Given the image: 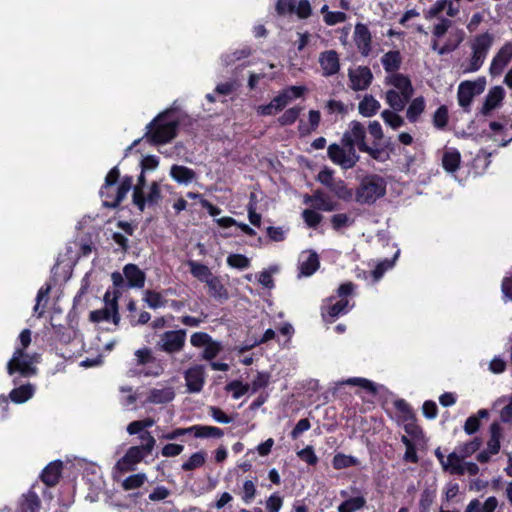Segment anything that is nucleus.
<instances>
[{"mask_svg":"<svg viewBox=\"0 0 512 512\" xmlns=\"http://www.w3.org/2000/svg\"><path fill=\"white\" fill-rule=\"evenodd\" d=\"M271 375L269 372H258L252 381V392L255 393L262 388H266L270 383Z\"/></svg>","mask_w":512,"mask_h":512,"instance_id":"nucleus-62","label":"nucleus"},{"mask_svg":"<svg viewBox=\"0 0 512 512\" xmlns=\"http://www.w3.org/2000/svg\"><path fill=\"white\" fill-rule=\"evenodd\" d=\"M398 111H392V110H384L381 113V117L384 120V122L389 125L392 129H398L404 124L403 118L397 114Z\"/></svg>","mask_w":512,"mask_h":512,"instance_id":"nucleus-50","label":"nucleus"},{"mask_svg":"<svg viewBox=\"0 0 512 512\" xmlns=\"http://www.w3.org/2000/svg\"><path fill=\"white\" fill-rule=\"evenodd\" d=\"M490 438L487 442V448L490 453L496 455L499 453L501 448V438H502V427L499 422L494 421L490 425Z\"/></svg>","mask_w":512,"mask_h":512,"instance_id":"nucleus-29","label":"nucleus"},{"mask_svg":"<svg viewBox=\"0 0 512 512\" xmlns=\"http://www.w3.org/2000/svg\"><path fill=\"white\" fill-rule=\"evenodd\" d=\"M489 412L487 409L478 410L477 414L469 416L464 424V431L468 435L475 434L481 426V419L488 418Z\"/></svg>","mask_w":512,"mask_h":512,"instance_id":"nucleus-33","label":"nucleus"},{"mask_svg":"<svg viewBox=\"0 0 512 512\" xmlns=\"http://www.w3.org/2000/svg\"><path fill=\"white\" fill-rule=\"evenodd\" d=\"M482 445V439L480 437H474L472 440L464 443L459 447V454L462 458H466L474 454L480 449Z\"/></svg>","mask_w":512,"mask_h":512,"instance_id":"nucleus-51","label":"nucleus"},{"mask_svg":"<svg viewBox=\"0 0 512 512\" xmlns=\"http://www.w3.org/2000/svg\"><path fill=\"white\" fill-rule=\"evenodd\" d=\"M386 102L394 111H402L404 109V102L400 99L399 92L393 89L386 92Z\"/></svg>","mask_w":512,"mask_h":512,"instance_id":"nucleus-63","label":"nucleus"},{"mask_svg":"<svg viewBox=\"0 0 512 512\" xmlns=\"http://www.w3.org/2000/svg\"><path fill=\"white\" fill-rule=\"evenodd\" d=\"M394 408L401 414V420L405 423V432L413 438L421 436L423 431L417 424L416 415L411 406L404 399H397L394 401Z\"/></svg>","mask_w":512,"mask_h":512,"instance_id":"nucleus-10","label":"nucleus"},{"mask_svg":"<svg viewBox=\"0 0 512 512\" xmlns=\"http://www.w3.org/2000/svg\"><path fill=\"white\" fill-rule=\"evenodd\" d=\"M463 41V37L459 36L457 40L452 41L448 40L444 45L439 46L438 40L433 39L431 42V49L436 51L440 56L447 55L453 51H455L460 43Z\"/></svg>","mask_w":512,"mask_h":512,"instance_id":"nucleus-43","label":"nucleus"},{"mask_svg":"<svg viewBox=\"0 0 512 512\" xmlns=\"http://www.w3.org/2000/svg\"><path fill=\"white\" fill-rule=\"evenodd\" d=\"M223 350V346L220 342L213 340L211 338V341L209 344H206L204 347V350L202 352V358L207 361H211L214 358H216L219 353Z\"/></svg>","mask_w":512,"mask_h":512,"instance_id":"nucleus-53","label":"nucleus"},{"mask_svg":"<svg viewBox=\"0 0 512 512\" xmlns=\"http://www.w3.org/2000/svg\"><path fill=\"white\" fill-rule=\"evenodd\" d=\"M123 275L128 288L141 289L144 287L146 275L136 264H126L123 268Z\"/></svg>","mask_w":512,"mask_h":512,"instance_id":"nucleus-19","label":"nucleus"},{"mask_svg":"<svg viewBox=\"0 0 512 512\" xmlns=\"http://www.w3.org/2000/svg\"><path fill=\"white\" fill-rule=\"evenodd\" d=\"M386 194V182L377 174L364 176L355 191V201L361 205H373Z\"/></svg>","mask_w":512,"mask_h":512,"instance_id":"nucleus-4","label":"nucleus"},{"mask_svg":"<svg viewBox=\"0 0 512 512\" xmlns=\"http://www.w3.org/2000/svg\"><path fill=\"white\" fill-rule=\"evenodd\" d=\"M171 178L179 184H188L196 179V172L183 165H172L170 169Z\"/></svg>","mask_w":512,"mask_h":512,"instance_id":"nucleus-25","label":"nucleus"},{"mask_svg":"<svg viewBox=\"0 0 512 512\" xmlns=\"http://www.w3.org/2000/svg\"><path fill=\"white\" fill-rule=\"evenodd\" d=\"M372 147L381 152L380 158L375 159L378 162H386L390 159L391 154L394 152L395 147L391 140H387L382 145L379 143L377 145H372Z\"/></svg>","mask_w":512,"mask_h":512,"instance_id":"nucleus-61","label":"nucleus"},{"mask_svg":"<svg viewBox=\"0 0 512 512\" xmlns=\"http://www.w3.org/2000/svg\"><path fill=\"white\" fill-rule=\"evenodd\" d=\"M302 217L306 225L310 228H317L323 219V216L315 209H305L302 212Z\"/></svg>","mask_w":512,"mask_h":512,"instance_id":"nucleus-58","label":"nucleus"},{"mask_svg":"<svg viewBox=\"0 0 512 512\" xmlns=\"http://www.w3.org/2000/svg\"><path fill=\"white\" fill-rule=\"evenodd\" d=\"M341 144L343 146H357L358 150L367 153L372 159L380 158L381 152L366 143V129L364 125L356 120L349 124V130L345 131Z\"/></svg>","mask_w":512,"mask_h":512,"instance_id":"nucleus-6","label":"nucleus"},{"mask_svg":"<svg viewBox=\"0 0 512 512\" xmlns=\"http://www.w3.org/2000/svg\"><path fill=\"white\" fill-rule=\"evenodd\" d=\"M89 320L94 323L112 321L115 325H118L120 321L118 303L114 300L108 307L91 311Z\"/></svg>","mask_w":512,"mask_h":512,"instance_id":"nucleus-17","label":"nucleus"},{"mask_svg":"<svg viewBox=\"0 0 512 512\" xmlns=\"http://www.w3.org/2000/svg\"><path fill=\"white\" fill-rule=\"evenodd\" d=\"M62 470L63 462L61 460L52 461L42 470L40 479L48 487H54L60 480Z\"/></svg>","mask_w":512,"mask_h":512,"instance_id":"nucleus-21","label":"nucleus"},{"mask_svg":"<svg viewBox=\"0 0 512 512\" xmlns=\"http://www.w3.org/2000/svg\"><path fill=\"white\" fill-rule=\"evenodd\" d=\"M302 111V107L294 106L291 107L278 118V123L280 126H289L296 122L300 113Z\"/></svg>","mask_w":512,"mask_h":512,"instance_id":"nucleus-48","label":"nucleus"},{"mask_svg":"<svg viewBox=\"0 0 512 512\" xmlns=\"http://www.w3.org/2000/svg\"><path fill=\"white\" fill-rule=\"evenodd\" d=\"M141 445L128 448L116 466L121 472L134 471L135 466L150 455L155 447L156 440L149 431L140 434Z\"/></svg>","mask_w":512,"mask_h":512,"instance_id":"nucleus-3","label":"nucleus"},{"mask_svg":"<svg viewBox=\"0 0 512 512\" xmlns=\"http://www.w3.org/2000/svg\"><path fill=\"white\" fill-rule=\"evenodd\" d=\"M320 261L316 252L310 253L307 258L299 263L300 274L306 277L313 275L319 268Z\"/></svg>","mask_w":512,"mask_h":512,"instance_id":"nucleus-34","label":"nucleus"},{"mask_svg":"<svg viewBox=\"0 0 512 512\" xmlns=\"http://www.w3.org/2000/svg\"><path fill=\"white\" fill-rule=\"evenodd\" d=\"M147 477L144 473H137L128 476L122 483L124 490H133L140 488L146 481Z\"/></svg>","mask_w":512,"mask_h":512,"instance_id":"nucleus-52","label":"nucleus"},{"mask_svg":"<svg viewBox=\"0 0 512 512\" xmlns=\"http://www.w3.org/2000/svg\"><path fill=\"white\" fill-rule=\"evenodd\" d=\"M486 87L485 77H479L476 80L462 81L457 90V99L459 106L469 112L472 101L475 96L482 94Z\"/></svg>","mask_w":512,"mask_h":512,"instance_id":"nucleus-8","label":"nucleus"},{"mask_svg":"<svg viewBox=\"0 0 512 512\" xmlns=\"http://www.w3.org/2000/svg\"><path fill=\"white\" fill-rule=\"evenodd\" d=\"M187 331L185 329L167 330L158 335L155 350L173 356L183 351L186 344Z\"/></svg>","mask_w":512,"mask_h":512,"instance_id":"nucleus-7","label":"nucleus"},{"mask_svg":"<svg viewBox=\"0 0 512 512\" xmlns=\"http://www.w3.org/2000/svg\"><path fill=\"white\" fill-rule=\"evenodd\" d=\"M330 222L335 231H340L342 228L349 227L353 224V220L345 213L334 214Z\"/></svg>","mask_w":512,"mask_h":512,"instance_id":"nucleus-59","label":"nucleus"},{"mask_svg":"<svg viewBox=\"0 0 512 512\" xmlns=\"http://www.w3.org/2000/svg\"><path fill=\"white\" fill-rule=\"evenodd\" d=\"M398 255L399 251L395 253L394 258L392 260L385 259L376 265V267L370 272V276L372 277L373 282H378L382 278L384 273L388 269L393 267L395 259L398 257Z\"/></svg>","mask_w":512,"mask_h":512,"instance_id":"nucleus-44","label":"nucleus"},{"mask_svg":"<svg viewBox=\"0 0 512 512\" xmlns=\"http://www.w3.org/2000/svg\"><path fill=\"white\" fill-rule=\"evenodd\" d=\"M175 398L173 387L152 388L147 395L145 403L167 404Z\"/></svg>","mask_w":512,"mask_h":512,"instance_id":"nucleus-24","label":"nucleus"},{"mask_svg":"<svg viewBox=\"0 0 512 512\" xmlns=\"http://www.w3.org/2000/svg\"><path fill=\"white\" fill-rule=\"evenodd\" d=\"M223 435L224 431L219 427L198 424L197 438H221Z\"/></svg>","mask_w":512,"mask_h":512,"instance_id":"nucleus-57","label":"nucleus"},{"mask_svg":"<svg viewBox=\"0 0 512 512\" xmlns=\"http://www.w3.org/2000/svg\"><path fill=\"white\" fill-rule=\"evenodd\" d=\"M146 200L149 206L158 205V203L162 200L161 188L158 182L153 181L150 184Z\"/></svg>","mask_w":512,"mask_h":512,"instance_id":"nucleus-60","label":"nucleus"},{"mask_svg":"<svg viewBox=\"0 0 512 512\" xmlns=\"http://www.w3.org/2000/svg\"><path fill=\"white\" fill-rule=\"evenodd\" d=\"M328 157L329 159L339 166H341L343 169H345L346 165V149L342 145H338L336 143L330 144L327 149Z\"/></svg>","mask_w":512,"mask_h":512,"instance_id":"nucleus-39","label":"nucleus"},{"mask_svg":"<svg viewBox=\"0 0 512 512\" xmlns=\"http://www.w3.org/2000/svg\"><path fill=\"white\" fill-rule=\"evenodd\" d=\"M184 380L188 393H200L203 390L206 381L205 368L201 364H196L184 371Z\"/></svg>","mask_w":512,"mask_h":512,"instance_id":"nucleus-12","label":"nucleus"},{"mask_svg":"<svg viewBox=\"0 0 512 512\" xmlns=\"http://www.w3.org/2000/svg\"><path fill=\"white\" fill-rule=\"evenodd\" d=\"M41 508V500L37 493L33 490H29L22 496L20 501V512H39Z\"/></svg>","mask_w":512,"mask_h":512,"instance_id":"nucleus-27","label":"nucleus"},{"mask_svg":"<svg viewBox=\"0 0 512 512\" xmlns=\"http://www.w3.org/2000/svg\"><path fill=\"white\" fill-rule=\"evenodd\" d=\"M425 106V100L422 96L414 98L406 111V117L409 120V122H417L421 114L424 112Z\"/></svg>","mask_w":512,"mask_h":512,"instance_id":"nucleus-36","label":"nucleus"},{"mask_svg":"<svg viewBox=\"0 0 512 512\" xmlns=\"http://www.w3.org/2000/svg\"><path fill=\"white\" fill-rule=\"evenodd\" d=\"M241 499L244 503H251L257 495V488L252 480H246L243 483L242 491L240 493Z\"/></svg>","mask_w":512,"mask_h":512,"instance_id":"nucleus-56","label":"nucleus"},{"mask_svg":"<svg viewBox=\"0 0 512 512\" xmlns=\"http://www.w3.org/2000/svg\"><path fill=\"white\" fill-rule=\"evenodd\" d=\"M308 202H311L312 207L315 210L332 212L339 209V204L336 201H333L327 194L319 189L314 191L311 196H306L305 203Z\"/></svg>","mask_w":512,"mask_h":512,"instance_id":"nucleus-16","label":"nucleus"},{"mask_svg":"<svg viewBox=\"0 0 512 512\" xmlns=\"http://www.w3.org/2000/svg\"><path fill=\"white\" fill-rule=\"evenodd\" d=\"M120 178V171L118 166H114L107 173L104 184L100 189V196L103 199V205L108 208H116L124 200L127 193L133 186V177L125 175L114 191V185Z\"/></svg>","mask_w":512,"mask_h":512,"instance_id":"nucleus-1","label":"nucleus"},{"mask_svg":"<svg viewBox=\"0 0 512 512\" xmlns=\"http://www.w3.org/2000/svg\"><path fill=\"white\" fill-rule=\"evenodd\" d=\"M512 60V42H506L494 55L489 72L492 76H499L504 71L505 67Z\"/></svg>","mask_w":512,"mask_h":512,"instance_id":"nucleus-14","label":"nucleus"},{"mask_svg":"<svg viewBox=\"0 0 512 512\" xmlns=\"http://www.w3.org/2000/svg\"><path fill=\"white\" fill-rule=\"evenodd\" d=\"M290 103V97L281 91L270 103L257 107V114L260 116H273L281 112Z\"/></svg>","mask_w":512,"mask_h":512,"instance_id":"nucleus-18","label":"nucleus"},{"mask_svg":"<svg viewBox=\"0 0 512 512\" xmlns=\"http://www.w3.org/2000/svg\"><path fill=\"white\" fill-rule=\"evenodd\" d=\"M349 309L348 299H340L326 308H322V317L324 321L332 323L340 315L348 313Z\"/></svg>","mask_w":512,"mask_h":512,"instance_id":"nucleus-23","label":"nucleus"},{"mask_svg":"<svg viewBox=\"0 0 512 512\" xmlns=\"http://www.w3.org/2000/svg\"><path fill=\"white\" fill-rule=\"evenodd\" d=\"M136 364L144 366L150 364L148 369L144 372L145 376L158 377L164 372V367L161 360L157 359L150 348L143 347L135 351Z\"/></svg>","mask_w":512,"mask_h":512,"instance_id":"nucleus-11","label":"nucleus"},{"mask_svg":"<svg viewBox=\"0 0 512 512\" xmlns=\"http://www.w3.org/2000/svg\"><path fill=\"white\" fill-rule=\"evenodd\" d=\"M449 121V113L448 108L445 105H441L437 108V110L433 114V125L435 128L439 130H444Z\"/></svg>","mask_w":512,"mask_h":512,"instance_id":"nucleus-46","label":"nucleus"},{"mask_svg":"<svg viewBox=\"0 0 512 512\" xmlns=\"http://www.w3.org/2000/svg\"><path fill=\"white\" fill-rule=\"evenodd\" d=\"M462 457L456 452H451L447 458L445 464L442 466L444 471H449L452 475H464L465 467L462 463Z\"/></svg>","mask_w":512,"mask_h":512,"instance_id":"nucleus-28","label":"nucleus"},{"mask_svg":"<svg viewBox=\"0 0 512 512\" xmlns=\"http://www.w3.org/2000/svg\"><path fill=\"white\" fill-rule=\"evenodd\" d=\"M381 62L387 73H394L400 69L402 57L398 50H391L382 56Z\"/></svg>","mask_w":512,"mask_h":512,"instance_id":"nucleus-31","label":"nucleus"},{"mask_svg":"<svg viewBox=\"0 0 512 512\" xmlns=\"http://www.w3.org/2000/svg\"><path fill=\"white\" fill-rule=\"evenodd\" d=\"M37 368L33 365L29 355L23 348H16L12 358L7 363V373L14 375L19 373L22 377L35 375Z\"/></svg>","mask_w":512,"mask_h":512,"instance_id":"nucleus-9","label":"nucleus"},{"mask_svg":"<svg viewBox=\"0 0 512 512\" xmlns=\"http://www.w3.org/2000/svg\"><path fill=\"white\" fill-rule=\"evenodd\" d=\"M318 62L322 69V75L330 77L340 70L339 54L335 50H326L320 53Z\"/></svg>","mask_w":512,"mask_h":512,"instance_id":"nucleus-15","label":"nucleus"},{"mask_svg":"<svg viewBox=\"0 0 512 512\" xmlns=\"http://www.w3.org/2000/svg\"><path fill=\"white\" fill-rule=\"evenodd\" d=\"M348 77L350 81L349 86L353 91L366 90L373 80V74L367 66H359L355 70L350 69Z\"/></svg>","mask_w":512,"mask_h":512,"instance_id":"nucleus-13","label":"nucleus"},{"mask_svg":"<svg viewBox=\"0 0 512 512\" xmlns=\"http://www.w3.org/2000/svg\"><path fill=\"white\" fill-rule=\"evenodd\" d=\"M360 461L358 458L352 455H346L344 453H336L332 459V466L336 470H341L349 467L359 466Z\"/></svg>","mask_w":512,"mask_h":512,"instance_id":"nucleus-38","label":"nucleus"},{"mask_svg":"<svg viewBox=\"0 0 512 512\" xmlns=\"http://www.w3.org/2000/svg\"><path fill=\"white\" fill-rule=\"evenodd\" d=\"M381 105L378 100L372 95H365L359 102L358 110L359 113L364 117H372L377 114Z\"/></svg>","mask_w":512,"mask_h":512,"instance_id":"nucleus-30","label":"nucleus"},{"mask_svg":"<svg viewBox=\"0 0 512 512\" xmlns=\"http://www.w3.org/2000/svg\"><path fill=\"white\" fill-rule=\"evenodd\" d=\"M387 83L397 88L399 91L404 89H410V86H412V83L410 79L400 73H395L387 78Z\"/></svg>","mask_w":512,"mask_h":512,"instance_id":"nucleus-55","label":"nucleus"},{"mask_svg":"<svg viewBox=\"0 0 512 512\" xmlns=\"http://www.w3.org/2000/svg\"><path fill=\"white\" fill-rule=\"evenodd\" d=\"M436 497L435 490L426 488L422 491L419 500V512H429L431 505Z\"/></svg>","mask_w":512,"mask_h":512,"instance_id":"nucleus-54","label":"nucleus"},{"mask_svg":"<svg viewBox=\"0 0 512 512\" xmlns=\"http://www.w3.org/2000/svg\"><path fill=\"white\" fill-rule=\"evenodd\" d=\"M187 264L192 276L201 282L206 283L213 276L211 270L205 264L199 263L195 260H189Z\"/></svg>","mask_w":512,"mask_h":512,"instance_id":"nucleus-35","label":"nucleus"},{"mask_svg":"<svg viewBox=\"0 0 512 512\" xmlns=\"http://www.w3.org/2000/svg\"><path fill=\"white\" fill-rule=\"evenodd\" d=\"M461 163V155L457 149L445 151L442 157V166L449 173L456 172Z\"/></svg>","mask_w":512,"mask_h":512,"instance_id":"nucleus-32","label":"nucleus"},{"mask_svg":"<svg viewBox=\"0 0 512 512\" xmlns=\"http://www.w3.org/2000/svg\"><path fill=\"white\" fill-rule=\"evenodd\" d=\"M209 292L212 297L218 299V300H227L229 297L228 291L225 288V286L222 284L221 280L217 276H212L207 282H206Z\"/></svg>","mask_w":512,"mask_h":512,"instance_id":"nucleus-37","label":"nucleus"},{"mask_svg":"<svg viewBox=\"0 0 512 512\" xmlns=\"http://www.w3.org/2000/svg\"><path fill=\"white\" fill-rule=\"evenodd\" d=\"M328 189L343 201L348 202L353 198V190L342 179H337Z\"/></svg>","mask_w":512,"mask_h":512,"instance_id":"nucleus-40","label":"nucleus"},{"mask_svg":"<svg viewBox=\"0 0 512 512\" xmlns=\"http://www.w3.org/2000/svg\"><path fill=\"white\" fill-rule=\"evenodd\" d=\"M34 392V386L28 383L12 389L9 393V399L16 404H22L32 398Z\"/></svg>","mask_w":512,"mask_h":512,"instance_id":"nucleus-26","label":"nucleus"},{"mask_svg":"<svg viewBox=\"0 0 512 512\" xmlns=\"http://www.w3.org/2000/svg\"><path fill=\"white\" fill-rule=\"evenodd\" d=\"M282 506L283 497L278 492L271 494L265 503L267 512H279Z\"/></svg>","mask_w":512,"mask_h":512,"instance_id":"nucleus-64","label":"nucleus"},{"mask_svg":"<svg viewBox=\"0 0 512 512\" xmlns=\"http://www.w3.org/2000/svg\"><path fill=\"white\" fill-rule=\"evenodd\" d=\"M354 41L363 56H368L371 52L372 37L368 27L365 24L358 23L355 26Z\"/></svg>","mask_w":512,"mask_h":512,"instance_id":"nucleus-20","label":"nucleus"},{"mask_svg":"<svg viewBox=\"0 0 512 512\" xmlns=\"http://www.w3.org/2000/svg\"><path fill=\"white\" fill-rule=\"evenodd\" d=\"M173 110L167 109L159 113L148 125L145 133L146 140L153 145L166 144L171 142L178 134L180 121L170 120L169 116Z\"/></svg>","mask_w":512,"mask_h":512,"instance_id":"nucleus-2","label":"nucleus"},{"mask_svg":"<svg viewBox=\"0 0 512 512\" xmlns=\"http://www.w3.org/2000/svg\"><path fill=\"white\" fill-rule=\"evenodd\" d=\"M366 506V499L360 495L346 499L338 506V512H356Z\"/></svg>","mask_w":512,"mask_h":512,"instance_id":"nucleus-41","label":"nucleus"},{"mask_svg":"<svg viewBox=\"0 0 512 512\" xmlns=\"http://www.w3.org/2000/svg\"><path fill=\"white\" fill-rule=\"evenodd\" d=\"M504 96L505 91L501 86L492 87L485 96L482 108L480 110L481 114L485 116L489 115L492 110L501 104Z\"/></svg>","mask_w":512,"mask_h":512,"instance_id":"nucleus-22","label":"nucleus"},{"mask_svg":"<svg viewBox=\"0 0 512 512\" xmlns=\"http://www.w3.org/2000/svg\"><path fill=\"white\" fill-rule=\"evenodd\" d=\"M143 300L147 303L149 308L154 310L164 307L167 303V300L162 297L161 293L154 290H146Z\"/></svg>","mask_w":512,"mask_h":512,"instance_id":"nucleus-45","label":"nucleus"},{"mask_svg":"<svg viewBox=\"0 0 512 512\" xmlns=\"http://www.w3.org/2000/svg\"><path fill=\"white\" fill-rule=\"evenodd\" d=\"M249 388H250L249 384H247V383L244 384L240 380H233V381L227 383L225 386L226 391L232 392V397L234 399L241 398L244 394H246L248 392Z\"/></svg>","mask_w":512,"mask_h":512,"instance_id":"nucleus-49","label":"nucleus"},{"mask_svg":"<svg viewBox=\"0 0 512 512\" xmlns=\"http://www.w3.org/2000/svg\"><path fill=\"white\" fill-rule=\"evenodd\" d=\"M226 261L228 266L231 268L240 270L247 269L251 265L250 259L247 256L239 253L229 254Z\"/></svg>","mask_w":512,"mask_h":512,"instance_id":"nucleus-47","label":"nucleus"},{"mask_svg":"<svg viewBox=\"0 0 512 512\" xmlns=\"http://www.w3.org/2000/svg\"><path fill=\"white\" fill-rule=\"evenodd\" d=\"M493 35L484 32L476 35L471 42V56L461 65L463 73H473L478 71L484 64L490 48L493 45Z\"/></svg>","mask_w":512,"mask_h":512,"instance_id":"nucleus-5","label":"nucleus"},{"mask_svg":"<svg viewBox=\"0 0 512 512\" xmlns=\"http://www.w3.org/2000/svg\"><path fill=\"white\" fill-rule=\"evenodd\" d=\"M207 454L205 451H198L193 453L187 461H185L181 468L183 471H193L195 469H198L202 467L206 462Z\"/></svg>","mask_w":512,"mask_h":512,"instance_id":"nucleus-42","label":"nucleus"}]
</instances>
